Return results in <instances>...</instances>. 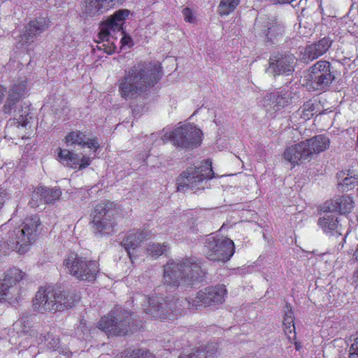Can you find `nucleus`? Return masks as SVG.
I'll return each mask as SVG.
<instances>
[{
  "instance_id": "f257e3e1",
  "label": "nucleus",
  "mask_w": 358,
  "mask_h": 358,
  "mask_svg": "<svg viewBox=\"0 0 358 358\" xmlns=\"http://www.w3.org/2000/svg\"><path fill=\"white\" fill-rule=\"evenodd\" d=\"M162 74L160 65L148 66L145 63H136L124 71L119 81V92L124 99L136 98L155 84Z\"/></svg>"
},
{
  "instance_id": "f03ea898",
  "label": "nucleus",
  "mask_w": 358,
  "mask_h": 358,
  "mask_svg": "<svg viewBox=\"0 0 358 358\" xmlns=\"http://www.w3.org/2000/svg\"><path fill=\"white\" fill-rule=\"evenodd\" d=\"M27 92L26 79L15 81L10 87L1 111L4 115H13L6 126L7 134L13 136H23L22 131L29 124V108L24 106L22 98Z\"/></svg>"
},
{
  "instance_id": "7ed1b4c3",
  "label": "nucleus",
  "mask_w": 358,
  "mask_h": 358,
  "mask_svg": "<svg viewBox=\"0 0 358 358\" xmlns=\"http://www.w3.org/2000/svg\"><path fill=\"white\" fill-rule=\"evenodd\" d=\"M131 12L129 10H118L108 17L107 20L100 26L99 38L102 43L99 45V49H103L107 54H113L117 50V38L119 34L122 36L121 48H130L133 45L132 38L126 35L123 30V25L127 18L129 16Z\"/></svg>"
},
{
  "instance_id": "20e7f679",
  "label": "nucleus",
  "mask_w": 358,
  "mask_h": 358,
  "mask_svg": "<svg viewBox=\"0 0 358 358\" xmlns=\"http://www.w3.org/2000/svg\"><path fill=\"white\" fill-rule=\"evenodd\" d=\"M41 220L38 215L27 217L18 227L10 230L8 233L6 247L17 254H25L29 252L39 233Z\"/></svg>"
},
{
  "instance_id": "39448f33",
  "label": "nucleus",
  "mask_w": 358,
  "mask_h": 358,
  "mask_svg": "<svg viewBox=\"0 0 358 358\" xmlns=\"http://www.w3.org/2000/svg\"><path fill=\"white\" fill-rule=\"evenodd\" d=\"M202 272L197 257H186L182 261L171 260L164 268V281L167 285L179 286L181 282L192 283L199 280Z\"/></svg>"
},
{
  "instance_id": "423d86ee",
  "label": "nucleus",
  "mask_w": 358,
  "mask_h": 358,
  "mask_svg": "<svg viewBox=\"0 0 358 358\" xmlns=\"http://www.w3.org/2000/svg\"><path fill=\"white\" fill-rule=\"evenodd\" d=\"M181 301L178 297L164 299L159 292L155 291L147 296H143L142 308L143 310L156 319H167L171 314L177 313L182 307Z\"/></svg>"
},
{
  "instance_id": "0eeeda50",
  "label": "nucleus",
  "mask_w": 358,
  "mask_h": 358,
  "mask_svg": "<svg viewBox=\"0 0 358 358\" xmlns=\"http://www.w3.org/2000/svg\"><path fill=\"white\" fill-rule=\"evenodd\" d=\"M63 264L69 273L80 280L92 281L99 272L96 261L87 260L86 257H80L73 252L69 253Z\"/></svg>"
},
{
  "instance_id": "6e6552de",
  "label": "nucleus",
  "mask_w": 358,
  "mask_h": 358,
  "mask_svg": "<svg viewBox=\"0 0 358 358\" xmlns=\"http://www.w3.org/2000/svg\"><path fill=\"white\" fill-rule=\"evenodd\" d=\"M33 307L39 312L46 310H62L65 307H71V304L65 301L61 291H57L52 286L41 287L35 294L33 300Z\"/></svg>"
},
{
  "instance_id": "1a4fd4ad",
  "label": "nucleus",
  "mask_w": 358,
  "mask_h": 358,
  "mask_svg": "<svg viewBox=\"0 0 358 358\" xmlns=\"http://www.w3.org/2000/svg\"><path fill=\"white\" fill-rule=\"evenodd\" d=\"M335 78L331 71V64L328 61L316 62L303 77V84L313 90H324Z\"/></svg>"
},
{
  "instance_id": "9d476101",
  "label": "nucleus",
  "mask_w": 358,
  "mask_h": 358,
  "mask_svg": "<svg viewBox=\"0 0 358 358\" xmlns=\"http://www.w3.org/2000/svg\"><path fill=\"white\" fill-rule=\"evenodd\" d=\"M203 252L211 261L226 262L234 254V243L227 237L209 235L205 241Z\"/></svg>"
},
{
  "instance_id": "9b49d317",
  "label": "nucleus",
  "mask_w": 358,
  "mask_h": 358,
  "mask_svg": "<svg viewBox=\"0 0 358 358\" xmlns=\"http://www.w3.org/2000/svg\"><path fill=\"white\" fill-rule=\"evenodd\" d=\"M98 327L108 336L126 335L129 330L132 331L131 315L127 311L115 310L100 319Z\"/></svg>"
},
{
  "instance_id": "f8f14e48",
  "label": "nucleus",
  "mask_w": 358,
  "mask_h": 358,
  "mask_svg": "<svg viewBox=\"0 0 358 358\" xmlns=\"http://www.w3.org/2000/svg\"><path fill=\"white\" fill-rule=\"evenodd\" d=\"M24 276L25 273L16 266L6 271L0 285V301L15 303L18 301L22 293L20 282Z\"/></svg>"
},
{
  "instance_id": "ddd939ff",
  "label": "nucleus",
  "mask_w": 358,
  "mask_h": 358,
  "mask_svg": "<svg viewBox=\"0 0 358 358\" xmlns=\"http://www.w3.org/2000/svg\"><path fill=\"white\" fill-rule=\"evenodd\" d=\"M213 176L212 162L210 159H206L199 166H189L187 171L183 172L180 177V185L188 187L193 190H198V189L204 188V181L213 178Z\"/></svg>"
},
{
  "instance_id": "4468645a",
  "label": "nucleus",
  "mask_w": 358,
  "mask_h": 358,
  "mask_svg": "<svg viewBox=\"0 0 358 358\" xmlns=\"http://www.w3.org/2000/svg\"><path fill=\"white\" fill-rule=\"evenodd\" d=\"M227 290L224 285L206 287L189 295L186 301L189 308H198L199 306H215L224 301Z\"/></svg>"
},
{
  "instance_id": "2eb2a0df",
  "label": "nucleus",
  "mask_w": 358,
  "mask_h": 358,
  "mask_svg": "<svg viewBox=\"0 0 358 358\" xmlns=\"http://www.w3.org/2000/svg\"><path fill=\"white\" fill-rule=\"evenodd\" d=\"M109 203L101 202L94 207L92 215V228L98 236L110 234L113 232L114 224L110 220Z\"/></svg>"
},
{
  "instance_id": "dca6fc26",
  "label": "nucleus",
  "mask_w": 358,
  "mask_h": 358,
  "mask_svg": "<svg viewBox=\"0 0 358 358\" xmlns=\"http://www.w3.org/2000/svg\"><path fill=\"white\" fill-rule=\"evenodd\" d=\"M57 159L64 166L74 170H83L90 165L93 157L83 152L70 151L67 148L56 149Z\"/></svg>"
},
{
  "instance_id": "f3484780",
  "label": "nucleus",
  "mask_w": 358,
  "mask_h": 358,
  "mask_svg": "<svg viewBox=\"0 0 358 358\" xmlns=\"http://www.w3.org/2000/svg\"><path fill=\"white\" fill-rule=\"evenodd\" d=\"M201 129L193 124H182L175 129V144L184 148H194L202 141Z\"/></svg>"
},
{
  "instance_id": "a211bd4d",
  "label": "nucleus",
  "mask_w": 358,
  "mask_h": 358,
  "mask_svg": "<svg viewBox=\"0 0 358 358\" xmlns=\"http://www.w3.org/2000/svg\"><path fill=\"white\" fill-rule=\"evenodd\" d=\"M254 31L259 36H264L268 41L275 42L283 36L285 27L277 19L259 17L255 22Z\"/></svg>"
},
{
  "instance_id": "6ab92c4d",
  "label": "nucleus",
  "mask_w": 358,
  "mask_h": 358,
  "mask_svg": "<svg viewBox=\"0 0 358 358\" xmlns=\"http://www.w3.org/2000/svg\"><path fill=\"white\" fill-rule=\"evenodd\" d=\"M295 63L296 58L292 54H277L270 58L267 72L274 75L290 74L294 69Z\"/></svg>"
},
{
  "instance_id": "aec40b11",
  "label": "nucleus",
  "mask_w": 358,
  "mask_h": 358,
  "mask_svg": "<svg viewBox=\"0 0 358 358\" xmlns=\"http://www.w3.org/2000/svg\"><path fill=\"white\" fill-rule=\"evenodd\" d=\"M282 155L293 166L308 160V139L287 146Z\"/></svg>"
},
{
  "instance_id": "412c9836",
  "label": "nucleus",
  "mask_w": 358,
  "mask_h": 358,
  "mask_svg": "<svg viewBox=\"0 0 358 358\" xmlns=\"http://www.w3.org/2000/svg\"><path fill=\"white\" fill-rule=\"evenodd\" d=\"M50 23L48 17H45V16H40L35 20H32L25 27L23 34L20 36V41L22 43H30V42L34 41L37 36L48 29Z\"/></svg>"
},
{
  "instance_id": "4be33fe9",
  "label": "nucleus",
  "mask_w": 358,
  "mask_h": 358,
  "mask_svg": "<svg viewBox=\"0 0 358 358\" xmlns=\"http://www.w3.org/2000/svg\"><path fill=\"white\" fill-rule=\"evenodd\" d=\"M126 0H85L83 13L86 16L94 17L108 10L115 3H123Z\"/></svg>"
},
{
  "instance_id": "5701e85b",
  "label": "nucleus",
  "mask_w": 358,
  "mask_h": 358,
  "mask_svg": "<svg viewBox=\"0 0 358 358\" xmlns=\"http://www.w3.org/2000/svg\"><path fill=\"white\" fill-rule=\"evenodd\" d=\"M332 41L331 38H322L316 43H310L305 47L302 52V59L304 62H310V60L316 59L318 57L325 54L328 49L331 47Z\"/></svg>"
},
{
  "instance_id": "b1692460",
  "label": "nucleus",
  "mask_w": 358,
  "mask_h": 358,
  "mask_svg": "<svg viewBox=\"0 0 358 358\" xmlns=\"http://www.w3.org/2000/svg\"><path fill=\"white\" fill-rule=\"evenodd\" d=\"M64 142L68 145L86 146L94 152H96L100 147V143L96 138H88L86 132L80 131V130L69 132L64 138Z\"/></svg>"
},
{
  "instance_id": "393cba45",
  "label": "nucleus",
  "mask_w": 358,
  "mask_h": 358,
  "mask_svg": "<svg viewBox=\"0 0 358 358\" xmlns=\"http://www.w3.org/2000/svg\"><path fill=\"white\" fill-rule=\"evenodd\" d=\"M62 192L59 188L36 187L32 192L30 205L32 207L38 206L43 200L45 203H54L61 197Z\"/></svg>"
},
{
  "instance_id": "a878e982",
  "label": "nucleus",
  "mask_w": 358,
  "mask_h": 358,
  "mask_svg": "<svg viewBox=\"0 0 358 358\" xmlns=\"http://www.w3.org/2000/svg\"><path fill=\"white\" fill-rule=\"evenodd\" d=\"M325 204L326 202L322 208L324 213L321 215L318 220L319 226L327 234H334L336 232V234H342V224H340L336 215H333V211H328V210L325 209Z\"/></svg>"
},
{
  "instance_id": "bb28decb",
  "label": "nucleus",
  "mask_w": 358,
  "mask_h": 358,
  "mask_svg": "<svg viewBox=\"0 0 358 358\" xmlns=\"http://www.w3.org/2000/svg\"><path fill=\"white\" fill-rule=\"evenodd\" d=\"M337 187L340 191H348L358 185V166L356 169L343 170L337 173Z\"/></svg>"
},
{
  "instance_id": "cd10ccee",
  "label": "nucleus",
  "mask_w": 358,
  "mask_h": 358,
  "mask_svg": "<svg viewBox=\"0 0 358 358\" xmlns=\"http://www.w3.org/2000/svg\"><path fill=\"white\" fill-rule=\"evenodd\" d=\"M331 139L325 135L314 136L308 139V159H311L314 155L325 152L329 148Z\"/></svg>"
},
{
  "instance_id": "c85d7f7f",
  "label": "nucleus",
  "mask_w": 358,
  "mask_h": 358,
  "mask_svg": "<svg viewBox=\"0 0 358 358\" xmlns=\"http://www.w3.org/2000/svg\"><path fill=\"white\" fill-rule=\"evenodd\" d=\"M354 207V200L352 197L348 196V195L336 197L334 199L327 201L324 205V208L327 210H337L343 214L351 212Z\"/></svg>"
},
{
  "instance_id": "c756f323",
  "label": "nucleus",
  "mask_w": 358,
  "mask_h": 358,
  "mask_svg": "<svg viewBox=\"0 0 358 358\" xmlns=\"http://www.w3.org/2000/svg\"><path fill=\"white\" fill-rule=\"evenodd\" d=\"M147 236L148 233H143V231H134L129 234L123 240V246L131 262L135 259V250Z\"/></svg>"
},
{
  "instance_id": "7c9ffc66",
  "label": "nucleus",
  "mask_w": 358,
  "mask_h": 358,
  "mask_svg": "<svg viewBox=\"0 0 358 358\" xmlns=\"http://www.w3.org/2000/svg\"><path fill=\"white\" fill-rule=\"evenodd\" d=\"M217 352V343H210L203 348H200L196 350H187L184 351L180 355V358H212L215 355Z\"/></svg>"
},
{
  "instance_id": "2f4dec72",
  "label": "nucleus",
  "mask_w": 358,
  "mask_h": 358,
  "mask_svg": "<svg viewBox=\"0 0 358 358\" xmlns=\"http://www.w3.org/2000/svg\"><path fill=\"white\" fill-rule=\"evenodd\" d=\"M38 331H31L28 334H21L17 336V341L11 338L10 342L17 345L20 348H28L31 346H40L43 338L38 336Z\"/></svg>"
},
{
  "instance_id": "473e14b6",
  "label": "nucleus",
  "mask_w": 358,
  "mask_h": 358,
  "mask_svg": "<svg viewBox=\"0 0 358 358\" xmlns=\"http://www.w3.org/2000/svg\"><path fill=\"white\" fill-rule=\"evenodd\" d=\"M169 140H172L176 145V129L173 131L168 128L162 129L160 132L152 134L149 137V141H152L156 145L166 143Z\"/></svg>"
},
{
  "instance_id": "72a5a7b5",
  "label": "nucleus",
  "mask_w": 358,
  "mask_h": 358,
  "mask_svg": "<svg viewBox=\"0 0 358 358\" xmlns=\"http://www.w3.org/2000/svg\"><path fill=\"white\" fill-rule=\"evenodd\" d=\"M282 324L285 335L292 341L296 338V327L294 326V315L292 309H287L284 315Z\"/></svg>"
},
{
  "instance_id": "f704fd0d",
  "label": "nucleus",
  "mask_w": 358,
  "mask_h": 358,
  "mask_svg": "<svg viewBox=\"0 0 358 358\" xmlns=\"http://www.w3.org/2000/svg\"><path fill=\"white\" fill-rule=\"evenodd\" d=\"M13 330L17 333V336H20L21 334H29L31 330L36 329L33 326L31 317L24 315L18 319L17 322H14Z\"/></svg>"
},
{
  "instance_id": "c9c22d12",
  "label": "nucleus",
  "mask_w": 358,
  "mask_h": 358,
  "mask_svg": "<svg viewBox=\"0 0 358 358\" xmlns=\"http://www.w3.org/2000/svg\"><path fill=\"white\" fill-rule=\"evenodd\" d=\"M241 0H221L218 6V12L222 16H227L236 9Z\"/></svg>"
},
{
  "instance_id": "e433bc0d",
  "label": "nucleus",
  "mask_w": 358,
  "mask_h": 358,
  "mask_svg": "<svg viewBox=\"0 0 358 358\" xmlns=\"http://www.w3.org/2000/svg\"><path fill=\"white\" fill-rule=\"evenodd\" d=\"M298 113L299 114L302 121H307L309 118L312 117L315 113V105L311 101L304 103L302 108H301Z\"/></svg>"
},
{
  "instance_id": "4c0bfd02",
  "label": "nucleus",
  "mask_w": 358,
  "mask_h": 358,
  "mask_svg": "<svg viewBox=\"0 0 358 358\" xmlns=\"http://www.w3.org/2000/svg\"><path fill=\"white\" fill-rule=\"evenodd\" d=\"M168 249V245L159 244V243H150L147 248V253L149 255L157 257V256L162 255L164 252Z\"/></svg>"
},
{
  "instance_id": "58836bf2",
  "label": "nucleus",
  "mask_w": 358,
  "mask_h": 358,
  "mask_svg": "<svg viewBox=\"0 0 358 358\" xmlns=\"http://www.w3.org/2000/svg\"><path fill=\"white\" fill-rule=\"evenodd\" d=\"M42 338V343L41 348L45 346L50 350H57L59 345V340L58 337L54 336L52 334H48V337L40 336Z\"/></svg>"
},
{
  "instance_id": "ea45409f",
  "label": "nucleus",
  "mask_w": 358,
  "mask_h": 358,
  "mask_svg": "<svg viewBox=\"0 0 358 358\" xmlns=\"http://www.w3.org/2000/svg\"><path fill=\"white\" fill-rule=\"evenodd\" d=\"M117 358H155V355L145 350H136L131 355H120Z\"/></svg>"
},
{
  "instance_id": "a19ab883",
  "label": "nucleus",
  "mask_w": 358,
  "mask_h": 358,
  "mask_svg": "<svg viewBox=\"0 0 358 358\" xmlns=\"http://www.w3.org/2000/svg\"><path fill=\"white\" fill-rule=\"evenodd\" d=\"M182 14L184 15V19L186 22H189V23H194L196 18L194 14V12L189 7H186L182 10Z\"/></svg>"
},
{
  "instance_id": "79ce46f5",
  "label": "nucleus",
  "mask_w": 358,
  "mask_h": 358,
  "mask_svg": "<svg viewBox=\"0 0 358 358\" xmlns=\"http://www.w3.org/2000/svg\"><path fill=\"white\" fill-rule=\"evenodd\" d=\"M349 358H358V336L354 338L350 346Z\"/></svg>"
},
{
  "instance_id": "37998d69",
  "label": "nucleus",
  "mask_w": 358,
  "mask_h": 358,
  "mask_svg": "<svg viewBox=\"0 0 358 358\" xmlns=\"http://www.w3.org/2000/svg\"><path fill=\"white\" fill-rule=\"evenodd\" d=\"M287 103H289V99L287 96H277L275 105L277 109L284 107Z\"/></svg>"
},
{
  "instance_id": "c03bdc74",
  "label": "nucleus",
  "mask_w": 358,
  "mask_h": 358,
  "mask_svg": "<svg viewBox=\"0 0 358 358\" xmlns=\"http://www.w3.org/2000/svg\"><path fill=\"white\" fill-rule=\"evenodd\" d=\"M8 196V193L7 190L0 187V208H2V207L3 206Z\"/></svg>"
},
{
  "instance_id": "a18cd8bd",
  "label": "nucleus",
  "mask_w": 358,
  "mask_h": 358,
  "mask_svg": "<svg viewBox=\"0 0 358 358\" xmlns=\"http://www.w3.org/2000/svg\"><path fill=\"white\" fill-rule=\"evenodd\" d=\"M7 94V87L0 85V105L3 103Z\"/></svg>"
},
{
  "instance_id": "49530a36",
  "label": "nucleus",
  "mask_w": 358,
  "mask_h": 358,
  "mask_svg": "<svg viewBox=\"0 0 358 358\" xmlns=\"http://www.w3.org/2000/svg\"><path fill=\"white\" fill-rule=\"evenodd\" d=\"M352 281L356 287H358V266L352 274Z\"/></svg>"
},
{
  "instance_id": "de8ad7c7",
  "label": "nucleus",
  "mask_w": 358,
  "mask_h": 358,
  "mask_svg": "<svg viewBox=\"0 0 358 358\" xmlns=\"http://www.w3.org/2000/svg\"><path fill=\"white\" fill-rule=\"evenodd\" d=\"M278 3H287V2L294 1V0H275Z\"/></svg>"
},
{
  "instance_id": "09e8293b",
  "label": "nucleus",
  "mask_w": 358,
  "mask_h": 358,
  "mask_svg": "<svg viewBox=\"0 0 358 358\" xmlns=\"http://www.w3.org/2000/svg\"><path fill=\"white\" fill-rule=\"evenodd\" d=\"M354 257L355 258V259H357V261H358V245L357 246V249L354 252Z\"/></svg>"
},
{
  "instance_id": "8fccbe9b",
  "label": "nucleus",
  "mask_w": 358,
  "mask_h": 358,
  "mask_svg": "<svg viewBox=\"0 0 358 358\" xmlns=\"http://www.w3.org/2000/svg\"><path fill=\"white\" fill-rule=\"evenodd\" d=\"M295 348H296V349L297 350H299L300 348H301V344H299V343L296 342L295 343Z\"/></svg>"
},
{
  "instance_id": "3c124183",
  "label": "nucleus",
  "mask_w": 358,
  "mask_h": 358,
  "mask_svg": "<svg viewBox=\"0 0 358 358\" xmlns=\"http://www.w3.org/2000/svg\"><path fill=\"white\" fill-rule=\"evenodd\" d=\"M10 224V220L9 221L8 225ZM8 224H3L1 227L2 230H4V229H7Z\"/></svg>"
},
{
  "instance_id": "603ef678",
  "label": "nucleus",
  "mask_w": 358,
  "mask_h": 358,
  "mask_svg": "<svg viewBox=\"0 0 358 358\" xmlns=\"http://www.w3.org/2000/svg\"><path fill=\"white\" fill-rule=\"evenodd\" d=\"M4 254H7V252L6 251H3V252Z\"/></svg>"
},
{
  "instance_id": "864d4df0",
  "label": "nucleus",
  "mask_w": 358,
  "mask_h": 358,
  "mask_svg": "<svg viewBox=\"0 0 358 358\" xmlns=\"http://www.w3.org/2000/svg\"><path fill=\"white\" fill-rule=\"evenodd\" d=\"M3 248V246H1V249ZM1 249L0 248V250H1Z\"/></svg>"
},
{
  "instance_id": "5fc2aeb1",
  "label": "nucleus",
  "mask_w": 358,
  "mask_h": 358,
  "mask_svg": "<svg viewBox=\"0 0 358 358\" xmlns=\"http://www.w3.org/2000/svg\"><path fill=\"white\" fill-rule=\"evenodd\" d=\"M357 221H358V215H357Z\"/></svg>"
}]
</instances>
